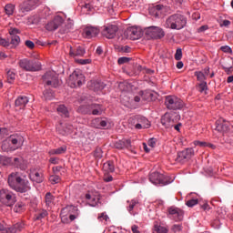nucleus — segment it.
<instances>
[{
  "instance_id": "obj_1",
  "label": "nucleus",
  "mask_w": 233,
  "mask_h": 233,
  "mask_svg": "<svg viewBox=\"0 0 233 233\" xmlns=\"http://www.w3.org/2000/svg\"><path fill=\"white\" fill-rule=\"evenodd\" d=\"M8 186L15 192L25 194L30 190V181L26 179V175H20L18 172L11 173L7 179Z\"/></svg>"
},
{
  "instance_id": "obj_2",
  "label": "nucleus",
  "mask_w": 233,
  "mask_h": 233,
  "mask_svg": "<svg viewBox=\"0 0 233 233\" xmlns=\"http://www.w3.org/2000/svg\"><path fill=\"white\" fill-rule=\"evenodd\" d=\"M164 26L169 30H183L187 26V17L181 14L171 15L166 19Z\"/></svg>"
},
{
  "instance_id": "obj_3",
  "label": "nucleus",
  "mask_w": 233,
  "mask_h": 233,
  "mask_svg": "<svg viewBox=\"0 0 233 233\" xmlns=\"http://www.w3.org/2000/svg\"><path fill=\"white\" fill-rule=\"evenodd\" d=\"M80 103H86V105H82L78 108V112H81V114H92V116H101V114H103V106L99 104H90L86 96H82Z\"/></svg>"
},
{
  "instance_id": "obj_4",
  "label": "nucleus",
  "mask_w": 233,
  "mask_h": 233,
  "mask_svg": "<svg viewBox=\"0 0 233 233\" xmlns=\"http://www.w3.org/2000/svg\"><path fill=\"white\" fill-rule=\"evenodd\" d=\"M17 201V198L14 192L8 189H1L0 190V202L2 205L5 207H14L15 202Z\"/></svg>"
},
{
  "instance_id": "obj_5",
  "label": "nucleus",
  "mask_w": 233,
  "mask_h": 233,
  "mask_svg": "<svg viewBox=\"0 0 233 233\" xmlns=\"http://www.w3.org/2000/svg\"><path fill=\"white\" fill-rule=\"evenodd\" d=\"M18 65L25 72H37L41 70V64L35 60L24 58L18 62Z\"/></svg>"
},
{
  "instance_id": "obj_6",
  "label": "nucleus",
  "mask_w": 233,
  "mask_h": 233,
  "mask_svg": "<svg viewBox=\"0 0 233 233\" xmlns=\"http://www.w3.org/2000/svg\"><path fill=\"white\" fill-rule=\"evenodd\" d=\"M165 105L168 110H181L185 106V102L175 96H166Z\"/></svg>"
},
{
  "instance_id": "obj_7",
  "label": "nucleus",
  "mask_w": 233,
  "mask_h": 233,
  "mask_svg": "<svg viewBox=\"0 0 233 233\" xmlns=\"http://www.w3.org/2000/svg\"><path fill=\"white\" fill-rule=\"evenodd\" d=\"M1 161L3 162V165H14L16 168H20V170H26V161L21 157L10 158L6 157H2Z\"/></svg>"
},
{
  "instance_id": "obj_8",
  "label": "nucleus",
  "mask_w": 233,
  "mask_h": 233,
  "mask_svg": "<svg viewBox=\"0 0 233 233\" xmlns=\"http://www.w3.org/2000/svg\"><path fill=\"white\" fill-rule=\"evenodd\" d=\"M145 34L147 39H162V37H165V31H163V28L157 26L146 28Z\"/></svg>"
},
{
  "instance_id": "obj_9",
  "label": "nucleus",
  "mask_w": 233,
  "mask_h": 233,
  "mask_svg": "<svg viewBox=\"0 0 233 233\" xmlns=\"http://www.w3.org/2000/svg\"><path fill=\"white\" fill-rule=\"evenodd\" d=\"M42 79L47 86H53L54 88H57V86H59V79L57 78V75H56V73L53 71L46 72L42 76Z\"/></svg>"
},
{
  "instance_id": "obj_10",
  "label": "nucleus",
  "mask_w": 233,
  "mask_h": 233,
  "mask_svg": "<svg viewBox=\"0 0 233 233\" xmlns=\"http://www.w3.org/2000/svg\"><path fill=\"white\" fill-rule=\"evenodd\" d=\"M149 181L153 183V185H160V187L168 185V178H167L165 175L156 171L149 174Z\"/></svg>"
},
{
  "instance_id": "obj_11",
  "label": "nucleus",
  "mask_w": 233,
  "mask_h": 233,
  "mask_svg": "<svg viewBox=\"0 0 233 233\" xmlns=\"http://www.w3.org/2000/svg\"><path fill=\"white\" fill-rule=\"evenodd\" d=\"M124 36L126 39H131V41H136L137 39H141L143 36V31H141V28L137 26L128 27L124 32Z\"/></svg>"
},
{
  "instance_id": "obj_12",
  "label": "nucleus",
  "mask_w": 233,
  "mask_h": 233,
  "mask_svg": "<svg viewBox=\"0 0 233 233\" xmlns=\"http://www.w3.org/2000/svg\"><path fill=\"white\" fill-rule=\"evenodd\" d=\"M193 156H194V149L187 148V149L177 153L176 161L177 163H180L181 165H183L184 163L190 161V159H192Z\"/></svg>"
},
{
  "instance_id": "obj_13",
  "label": "nucleus",
  "mask_w": 233,
  "mask_h": 233,
  "mask_svg": "<svg viewBox=\"0 0 233 233\" xmlns=\"http://www.w3.org/2000/svg\"><path fill=\"white\" fill-rule=\"evenodd\" d=\"M168 12H170V7L163 5H157L149 8V14L154 17H161V15H165Z\"/></svg>"
},
{
  "instance_id": "obj_14",
  "label": "nucleus",
  "mask_w": 233,
  "mask_h": 233,
  "mask_svg": "<svg viewBox=\"0 0 233 233\" xmlns=\"http://www.w3.org/2000/svg\"><path fill=\"white\" fill-rule=\"evenodd\" d=\"M69 81L73 86H81L85 83V76L79 71H74L72 75L69 76Z\"/></svg>"
},
{
  "instance_id": "obj_15",
  "label": "nucleus",
  "mask_w": 233,
  "mask_h": 233,
  "mask_svg": "<svg viewBox=\"0 0 233 233\" xmlns=\"http://www.w3.org/2000/svg\"><path fill=\"white\" fill-rule=\"evenodd\" d=\"M38 3V0H25L19 6V12H21L22 14L30 12L37 6Z\"/></svg>"
},
{
  "instance_id": "obj_16",
  "label": "nucleus",
  "mask_w": 233,
  "mask_h": 233,
  "mask_svg": "<svg viewBox=\"0 0 233 233\" xmlns=\"http://www.w3.org/2000/svg\"><path fill=\"white\" fill-rule=\"evenodd\" d=\"M117 30L118 28L116 25H106L104 27L102 35L104 37H106V39H114L116 34H117Z\"/></svg>"
},
{
  "instance_id": "obj_17",
  "label": "nucleus",
  "mask_w": 233,
  "mask_h": 233,
  "mask_svg": "<svg viewBox=\"0 0 233 233\" xmlns=\"http://www.w3.org/2000/svg\"><path fill=\"white\" fill-rule=\"evenodd\" d=\"M137 120V124L135 125V128L137 130H141L142 128H150V121L147 119V117L143 116H135Z\"/></svg>"
},
{
  "instance_id": "obj_18",
  "label": "nucleus",
  "mask_w": 233,
  "mask_h": 233,
  "mask_svg": "<svg viewBox=\"0 0 233 233\" xmlns=\"http://www.w3.org/2000/svg\"><path fill=\"white\" fill-rule=\"evenodd\" d=\"M63 25V17L61 16H56L54 20L49 22L46 25V28L49 32H52L54 30H57L59 26Z\"/></svg>"
},
{
  "instance_id": "obj_19",
  "label": "nucleus",
  "mask_w": 233,
  "mask_h": 233,
  "mask_svg": "<svg viewBox=\"0 0 233 233\" xmlns=\"http://www.w3.org/2000/svg\"><path fill=\"white\" fill-rule=\"evenodd\" d=\"M7 139L11 143V145H13L14 150L19 148V147H22L23 142L25 141L23 137L19 135H11Z\"/></svg>"
},
{
  "instance_id": "obj_20",
  "label": "nucleus",
  "mask_w": 233,
  "mask_h": 233,
  "mask_svg": "<svg viewBox=\"0 0 233 233\" xmlns=\"http://www.w3.org/2000/svg\"><path fill=\"white\" fill-rule=\"evenodd\" d=\"M217 132H220L221 134H225V132H228L230 130V123L225 120H218L216 122Z\"/></svg>"
},
{
  "instance_id": "obj_21",
  "label": "nucleus",
  "mask_w": 233,
  "mask_h": 233,
  "mask_svg": "<svg viewBox=\"0 0 233 233\" xmlns=\"http://www.w3.org/2000/svg\"><path fill=\"white\" fill-rule=\"evenodd\" d=\"M114 147L118 150H123L124 148H127V150H130L132 152V142L130 141V139L118 140L114 144Z\"/></svg>"
},
{
  "instance_id": "obj_22",
  "label": "nucleus",
  "mask_w": 233,
  "mask_h": 233,
  "mask_svg": "<svg viewBox=\"0 0 233 233\" xmlns=\"http://www.w3.org/2000/svg\"><path fill=\"white\" fill-rule=\"evenodd\" d=\"M99 34V29L96 27H86L83 32V35L86 39H92Z\"/></svg>"
},
{
  "instance_id": "obj_23",
  "label": "nucleus",
  "mask_w": 233,
  "mask_h": 233,
  "mask_svg": "<svg viewBox=\"0 0 233 233\" xmlns=\"http://www.w3.org/2000/svg\"><path fill=\"white\" fill-rule=\"evenodd\" d=\"M87 86L90 90H94L95 92H99V90H103L105 88V84L101 81L91 80L87 83Z\"/></svg>"
},
{
  "instance_id": "obj_24",
  "label": "nucleus",
  "mask_w": 233,
  "mask_h": 233,
  "mask_svg": "<svg viewBox=\"0 0 233 233\" xmlns=\"http://www.w3.org/2000/svg\"><path fill=\"white\" fill-rule=\"evenodd\" d=\"M69 56L71 57H83L85 56V48L81 46L70 47Z\"/></svg>"
},
{
  "instance_id": "obj_25",
  "label": "nucleus",
  "mask_w": 233,
  "mask_h": 233,
  "mask_svg": "<svg viewBox=\"0 0 233 233\" xmlns=\"http://www.w3.org/2000/svg\"><path fill=\"white\" fill-rule=\"evenodd\" d=\"M57 130L59 134L62 136H67V134H72L73 127L70 124H66L63 126V124H60L57 127Z\"/></svg>"
},
{
  "instance_id": "obj_26",
  "label": "nucleus",
  "mask_w": 233,
  "mask_h": 233,
  "mask_svg": "<svg viewBox=\"0 0 233 233\" xmlns=\"http://www.w3.org/2000/svg\"><path fill=\"white\" fill-rule=\"evenodd\" d=\"M167 212L170 216H173V218H177V219H178L179 221L183 219V210L177 208L171 207L167 209Z\"/></svg>"
},
{
  "instance_id": "obj_27",
  "label": "nucleus",
  "mask_w": 233,
  "mask_h": 233,
  "mask_svg": "<svg viewBox=\"0 0 233 233\" xmlns=\"http://www.w3.org/2000/svg\"><path fill=\"white\" fill-rule=\"evenodd\" d=\"M161 123L166 128H172L174 127V119L170 116L169 114H165L161 118Z\"/></svg>"
},
{
  "instance_id": "obj_28",
  "label": "nucleus",
  "mask_w": 233,
  "mask_h": 233,
  "mask_svg": "<svg viewBox=\"0 0 233 233\" xmlns=\"http://www.w3.org/2000/svg\"><path fill=\"white\" fill-rule=\"evenodd\" d=\"M163 222H154L153 232L154 233H168V228L161 226Z\"/></svg>"
},
{
  "instance_id": "obj_29",
  "label": "nucleus",
  "mask_w": 233,
  "mask_h": 233,
  "mask_svg": "<svg viewBox=\"0 0 233 233\" xmlns=\"http://www.w3.org/2000/svg\"><path fill=\"white\" fill-rule=\"evenodd\" d=\"M28 96H18L15 102V106H18V108H25V106L28 105Z\"/></svg>"
},
{
  "instance_id": "obj_30",
  "label": "nucleus",
  "mask_w": 233,
  "mask_h": 233,
  "mask_svg": "<svg viewBox=\"0 0 233 233\" xmlns=\"http://www.w3.org/2000/svg\"><path fill=\"white\" fill-rule=\"evenodd\" d=\"M29 177L32 181H35V183H43V181L45 180L43 173L37 171L31 173Z\"/></svg>"
},
{
  "instance_id": "obj_31",
  "label": "nucleus",
  "mask_w": 233,
  "mask_h": 233,
  "mask_svg": "<svg viewBox=\"0 0 233 233\" xmlns=\"http://www.w3.org/2000/svg\"><path fill=\"white\" fill-rule=\"evenodd\" d=\"M56 112L61 117H69L70 112H68V108L65 106V105H59L56 108Z\"/></svg>"
},
{
  "instance_id": "obj_32",
  "label": "nucleus",
  "mask_w": 233,
  "mask_h": 233,
  "mask_svg": "<svg viewBox=\"0 0 233 233\" xmlns=\"http://www.w3.org/2000/svg\"><path fill=\"white\" fill-rule=\"evenodd\" d=\"M86 199L91 200V204H90L91 207H96V205H97V203H99L101 197L99 196V194H97V195L86 194Z\"/></svg>"
},
{
  "instance_id": "obj_33",
  "label": "nucleus",
  "mask_w": 233,
  "mask_h": 233,
  "mask_svg": "<svg viewBox=\"0 0 233 233\" xmlns=\"http://www.w3.org/2000/svg\"><path fill=\"white\" fill-rule=\"evenodd\" d=\"M92 125L96 128H105L106 127L107 122L106 120H103L101 118H96L95 120H93Z\"/></svg>"
},
{
  "instance_id": "obj_34",
  "label": "nucleus",
  "mask_w": 233,
  "mask_h": 233,
  "mask_svg": "<svg viewBox=\"0 0 233 233\" xmlns=\"http://www.w3.org/2000/svg\"><path fill=\"white\" fill-rule=\"evenodd\" d=\"M103 170L107 173H112L116 170V167L114 166V161H107L103 165Z\"/></svg>"
},
{
  "instance_id": "obj_35",
  "label": "nucleus",
  "mask_w": 233,
  "mask_h": 233,
  "mask_svg": "<svg viewBox=\"0 0 233 233\" xmlns=\"http://www.w3.org/2000/svg\"><path fill=\"white\" fill-rule=\"evenodd\" d=\"M23 228H25V224H23L22 222H18L15 224L13 227L9 228V233L21 232Z\"/></svg>"
},
{
  "instance_id": "obj_36",
  "label": "nucleus",
  "mask_w": 233,
  "mask_h": 233,
  "mask_svg": "<svg viewBox=\"0 0 233 233\" xmlns=\"http://www.w3.org/2000/svg\"><path fill=\"white\" fill-rule=\"evenodd\" d=\"M46 199V205L48 208H52V205H54L55 198L53 197L52 193L48 192L46 194L45 197Z\"/></svg>"
},
{
  "instance_id": "obj_37",
  "label": "nucleus",
  "mask_w": 233,
  "mask_h": 233,
  "mask_svg": "<svg viewBox=\"0 0 233 233\" xmlns=\"http://www.w3.org/2000/svg\"><path fill=\"white\" fill-rule=\"evenodd\" d=\"M66 152V147H61L56 149H52L49 151L50 156H59L61 154H65Z\"/></svg>"
},
{
  "instance_id": "obj_38",
  "label": "nucleus",
  "mask_w": 233,
  "mask_h": 233,
  "mask_svg": "<svg viewBox=\"0 0 233 233\" xmlns=\"http://www.w3.org/2000/svg\"><path fill=\"white\" fill-rule=\"evenodd\" d=\"M2 150L4 152H10V150H15V149H14V147L11 146V143L10 141H8V138H7L2 143Z\"/></svg>"
},
{
  "instance_id": "obj_39",
  "label": "nucleus",
  "mask_w": 233,
  "mask_h": 233,
  "mask_svg": "<svg viewBox=\"0 0 233 233\" xmlns=\"http://www.w3.org/2000/svg\"><path fill=\"white\" fill-rule=\"evenodd\" d=\"M15 10V5L12 4H7L5 7V12L7 15H12Z\"/></svg>"
},
{
  "instance_id": "obj_40",
  "label": "nucleus",
  "mask_w": 233,
  "mask_h": 233,
  "mask_svg": "<svg viewBox=\"0 0 233 233\" xmlns=\"http://www.w3.org/2000/svg\"><path fill=\"white\" fill-rule=\"evenodd\" d=\"M195 76H197L198 81H199L200 83H205L207 76L205 73H203V71H196Z\"/></svg>"
},
{
  "instance_id": "obj_41",
  "label": "nucleus",
  "mask_w": 233,
  "mask_h": 233,
  "mask_svg": "<svg viewBox=\"0 0 233 233\" xmlns=\"http://www.w3.org/2000/svg\"><path fill=\"white\" fill-rule=\"evenodd\" d=\"M13 210L14 212H16V213L23 212V210H25V204H23L22 202L16 203Z\"/></svg>"
},
{
  "instance_id": "obj_42",
  "label": "nucleus",
  "mask_w": 233,
  "mask_h": 233,
  "mask_svg": "<svg viewBox=\"0 0 233 233\" xmlns=\"http://www.w3.org/2000/svg\"><path fill=\"white\" fill-rule=\"evenodd\" d=\"M49 181L52 185H57L61 181V177L57 175H52L49 177Z\"/></svg>"
},
{
  "instance_id": "obj_43",
  "label": "nucleus",
  "mask_w": 233,
  "mask_h": 233,
  "mask_svg": "<svg viewBox=\"0 0 233 233\" xmlns=\"http://www.w3.org/2000/svg\"><path fill=\"white\" fill-rule=\"evenodd\" d=\"M15 80V73H14L13 71L9 70L7 71V83H14V81Z\"/></svg>"
},
{
  "instance_id": "obj_44",
  "label": "nucleus",
  "mask_w": 233,
  "mask_h": 233,
  "mask_svg": "<svg viewBox=\"0 0 233 233\" xmlns=\"http://www.w3.org/2000/svg\"><path fill=\"white\" fill-rule=\"evenodd\" d=\"M20 43L21 38L19 37V35L11 36V45H13V46H17Z\"/></svg>"
},
{
  "instance_id": "obj_45",
  "label": "nucleus",
  "mask_w": 233,
  "mask_h": 233,
  "mask_svg": "<svg viewBox=\"0 0 233 233\" xmlns=\"http://www.w3.org/2000/svg\"><path fill=\"white\" fill-rule=\"evenodd\" d=\"M130 61H132V57L122 56L118 58L117 63L118 65H125L126 63H130Z\"/></svg>"
},
{
  "instance_id": "obj_46",
  "label": "nucleus",
  "mask_w": 233,
  "mask_h": 233,
  "mask_svg": "<svg viewBox=\"0 0 233 233\" xmlns=\"http://www.w3.org/2000/svg\"><path fill=\"white\" fill-rule=\"evenodd\" d=\"M207 88L208 86L206 82H200V84L198 86V92H201V93L205 92V94H207Z\"/></svg>"
},
{
  "instance_id": "obj_47",
  "label": "nucleus",
  "mask_w": 233,
  "mask_h": 233,
  "mask_svg": "<svg viewBox=\"0 0 233 233\" xmlns=\"http://www.w3.org/2000/svg\"><path fill=\"white\" fill-rule=\"evenodd\" d=\"M127 203L129 204L127 207V210L128 212H132V210H134V207H136V205H137V200L133 199L131 201H127Z\"/></svg>"
},
{
  "instance_id": "obj_48",
  "label": "nucleus",
  "mask_w": 233,
  "mask_h": 233,
  "mask_svg": "<svg viewBox=\"0 0 233 233\" xmlns=\"http://www.w3.org/2000/svg\"><path fill=\"white\" fill-rule=\"evenodd\" d=\"M0 233H9V228H6V225L2 220H0Z\"/></svg>"
},
{
  "instance_id": "obj_49",
  "label": "nucleus",
  "mask_w": 233,
  "mask_h": 233,
  "mask_svg": "<svg viewBox=\"0 0 233 233\" xmlns=\"http://www.w3.org/2000/svg\"><path fill=\"white\" fill-rule=\"evenodd\" d=\"M198 199L192 198L190 200H187L186 202V205H187V207L192 208V207H196V205H198Z\"/></svg>"
},
{
  "instance_id": "obj_50",
  "label": "nucleus",
  "mask_w": 233,
  "mask_h": 233,
  "mask_svg": "<svg viewBox=\"0 0 233 233\" xmlns=\"http://www.w3.org/2000/svg\"><path fill=\"white\" fill-rule=\"evenodd\" d=\"M182 57H183V51H181L180 48L177 49L175 54L176 61H181Z\"/></svg>"
},
{
  "instance_id": "obj_51",
  "label": "nucleus",
  "mask_w": 233,
  "mask_h": 233,
  "mask_svg": "<svg viewBox=\"0 0 233 233\" xmlns=\"http://www.w3.org/2000/svg\"><path fill=\"white\" fill-rule=\"evenodd\" d=\"M222 68L226 74L230 75L232 74L233 66H227V65H222Z\"/></svg>"
},
{
  "instance_id": "obj_52",
  "label": "nucleus",
  "mask_w": 233,
  "mask_h": 233,
  "mask_svg": "<svg viewBox=\"0 0 233 233\" xmlns=\"http://www.w3.org/2000/svg\"><path fill=\"white\" fill-rule=\"evenodd\" d=\"M46 216H48V211L42 209V211H40V213L36 217V219H38V220L43 219V218H46Z\"/></svg>"
},
{
  "instance_id": "obj_53",
  "label": "nucleus",
  "mask_w": 233,
  "mask_h": 233,
  "mask_svg": "<svg viewBox=\"0 0 233 233\" xmlns=\"http://www.w3.org/2000/svg\"><path fill=\"white\" fill-rule=\"evenodd\" d=\"M220 50L224 52L225 54H232V48L228 46H223L220 47Z\"/></svg>"
},
{
  "instance_id": "obj_54",
  "label": "nucleus",
  "mask_w": 233,
  "mask_h": 233,
  "mask_svg": "<svg viewBox=\"0 0 233 233\" xmlns=\"http://www.w3.org/2000/svg\"><path fill=\"white\" fill-rule=\"evenodd\" d=\"M171 230H173V232H181L182 227L181 225L175 224L173 225Z\"/></svg>"
},
{
  "instance_id": "obj_55",
  "label": "nucleus",
  "mask_w": 233,
  "mask_h": 233,
  "mask_svg": "<svg viewBox=\"0 0 233 233\" xmlns=\"http://www.w3.org/2000/svg\"><path fill=\"white\" fill-rule=\"evenodd\" d=\"M44 96H45L46 99L50 100V99H52L54 97V93L48 92V91H45L44 92Z\"/></svg>"
},
{
  "instance_id": "obj_56",
  "label": "nucleus",
  "mask_w": 233,
  "mask_h": 233,
  "mask_svg": "<svg viewBox=\"0 0 233 233\" xmlns=\"http://www.w3.org/2000/svg\"><path fill=\"white\" fill-rule=\"evenodd\" d=\"M9 34L11 37H14V35H17V34H19V31L17 28H11L9 29Z\"/></svg>"
},
{
  "instance_id": "obj_57",
  "label": "nucleus",
  "mask_w": 233,
  "mask_h": 233,
  "mask_svg": "<svg viewBox=\"0 0 233 233\" xmlns=\"http://www.w3.org/2000/svg\"><path fill=\"white\" fill-rule=\"evenodd\" d=\"M119 52H123L124 54H128L130 52V46H125L120 47Z\"/></svg>"
},
{
  "instance_id": "obj_58",
  "label": "nucleus",
  "mask_w": 233,
  "mask_h": 233,
  "mask_svg": "<svg viewBox=\"0 0 233 233\" xmlns=\"http://www.w3.org/2000/svg\"><path fill=\"white\" fill-rule=\"evenodd\" d=\"M77 62L80 65H90V63H92V60H90V59H79V60H77Z\"/></svg>"
},
{
  "instance_id": "obj_59",
  "label": "nucleus",
  "mask_w": 233,
  "mask_h": 233,
  "mask_svg": "<svg viewBox=\"0 0 233 233\" xmlns=\"http://www.w3.org/2000/svg\"><path fill=\"white\" fill-rule=\"evenodd\" d=\"M156 139L155 138H150L147 142L148 147H151V148H154L156 147Z\"/></svg>"
},
{
  "instance_id": "obj_60",
  "label": "nucleus",
  "mask_w": 233,
  "mask_h": 233,
  "mask_svg": "<svg viewBox=\"0 0 233 233\" xmlns=\"http://www.w3.org/2000/svg\"><path fill=\"white\" fill-rule=\"evenodd\" d=\"M98 219L100 221H103V219L105 221H108V215L105 214V213H102L101 215L98 216Z\"/></svg>"
},
{
  "instance_id": "obj_61",
  "label": "nucleus",
  "mask_w": 233,
  "mask_h": 233,
  "mask_svg": "<svg viewBox=\"0 0 233 233\" xmlns=\"http://www.w3.org/2000/svg\"><path fill=\"white\" fill-rule=\"evenodd\" d=\"M25 46H27V48H35V45L34 44V42L27 40L25 41Z\"/></svg>"
},
{
  "instance_id": "obj_62",
  "label": "nucleus",
  "mask_w": 233,
  "mask_h": 233,
  "mask_svg": "<svg viewBox=\"0 0 233 233\" xmlns=\"http://www.w3.org/2000/svg\"><path fill=\"white\" fill-rule=\"evenodd\" d=\"M131 230H132L133 233H141V232L139 231V227H137V225H133V226L131 227Z\"/></svg>"
},
{
  "instance_id": "obj_63",
  "label": "nucleus",
  "mask_w": 233,
  "mask_h": 233,
  "mask_svg": "<svg viewBox=\"0 0 233 233\" xmlns=\"http://www.w3.org/2000/svg\"><path fill=\"white\" fill-rule=\"evenodd\" d=\"M208 28V25H202L198 29V34H201L203 32H206V30Z\"/></svg>"
},
{
  "instance_id": "obj_64",
  "label": "nucleus",
  "mask_w": 233,
  "mask_h": 233,
  "mask_svg": "<svg viewBox=\"0 0 233 233\" xmlns=\"http://www.w3.org/2000/svg\"><path fill=\"white\" fill-rule=\"evenodd\" d=\"M49 161L52 163V165H57L59 163V158L57 157H51Z\"/></svg>"
}]
</instances>
